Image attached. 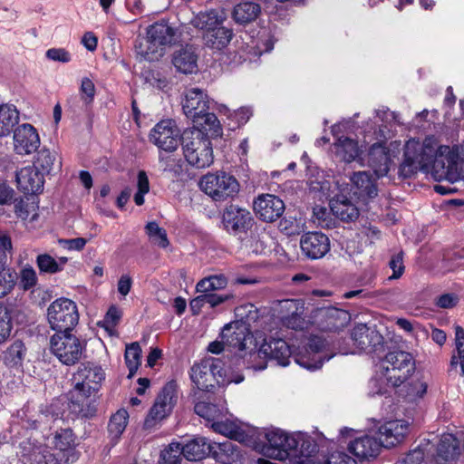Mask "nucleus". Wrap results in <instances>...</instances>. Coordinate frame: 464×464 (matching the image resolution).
Wrapping results in <instances>:
<instances>
[{
	"label": "nucleus",
	"mask_w": 464,
	"mask_h": 464,
	"mask_svg": "<svg viewBox=\"0 0 464 464\" xmlns=\"http://www.w3.org/2000/svg\"><path fill=\"white\" fill-rule=\"evenodd\" d=\"M16 281V273L6 265V256L0 251V298L13 291Z\"/></svg>",
	"instance_id": "nucleus-39"
},
{
	"label": "nucleus",
	"mask_w": 464,
	"mask_h": 464,
	"mask_svg": "<svg viewBox=\"0 0 464 464\" xmlns=\"http://www.w3.org/2000/svg\"><path fill=\"white\" fill-rule=\"evenodd\" d=\"M424 459V453L420 449H415L409 452L401 460L394 464H420Z\"/></svg>",
	"instance_id": "nucleus-64"
},
{
	"label": "nucleus",
	"mask_w": 464,
	"mask_h": 464,
	"mask_svg": "<svg viewBox=\"0 0 464 464\" xmlns=\"http://www.w3.org/2000/svg\"><path fill=\"white\" fill-rule=\"evenodd\" d=\"M329 343L321 336H310L307 343L294 353L291 346L282 338H265L258 349V355L265 359L275 360L281 366H287L290 357L301 367L309 371L320 369L324 362L334 357L328 348Z\"/></svg>",
	"instance_id": "nucleus-2"
},
{
	"label": "nucleus",
	"mask_w": 464,
	"mask_h": 464,
	"mask_svg": "<svg viewBox=\"0 0 464 464\" xmlns=\"http://www.w3.org/2000/svg\"><path fill=\"white\" fill-rule=\"evenodd\" d=\"M295 445L293 447L290 457L305 458L308 461L310 458L315 457L321 447L326 445L328 439L322 433H314V437L306 433H294Z\"/></svg>",
	"instance_id": "nucleus-20"
},
{
	"label": "nucleus",
	"mask_w": 464,
	"mask_h": 464,
	"mask_svg": "<svg viewBox=\"0 0 464 464\" xmlns=\"http://www.w3.org/2000/svg\"><path fill=\"white\" fill-rule=\"evenodd\" d=\"M129 421V413L125 409L118 410L111 415L108 424L110 440L116 444L124 432Z\"/></svg>",
	"instance_id": "nucleus-40"
},
{
	"label": "nucleus",
	"mask_w": 464,
	"mask_h": 464,
	"mask_svg": "<svg viewBox=\"0 0 464 464\" xmlns=\"http://www.w3.org/2000/svg\"><path fill=\"white\" fill-rule=\"evenodd\" d=\"M224 20V16L217 10H209L206 12H200L197 16L194 17L192 23L194 26L201 30L208 32L218 27Z\"/></svg>",
	"instance_id": "nucleus-44"
},
{
	"label": "nucleus",
	"mask_w": 464,
	"mask_h": 464,
	"mask_svg": "<svg viewBox=\"0 0 464 464\" xmlns=\"http://www.w3.org/2000/svg\"><path fill=\"white\" fill-rule=\"evenodd\" d=\"M351 337L354 345L364 353H377L383 351V336L364 324L354 326Z\"/></svg>",
	"instance_id": "nucleus-16"
},
{
	"label": "nucleus",
	"mask_w": 464,
	"mask_h": 464,
	"mask_svg": "<svg viewBox=\"0 0 464 464\" xmlns=\"http://www.w3.org/2000/svg\"><path fill=\"white\" fill-rule=\"evenodd\" d=\"M14 150L19 155H28L35 151L40 145V138L31 124L24 123L14 131Z\"/></svg>",
	"instance_id": "nucleus-23"
},
{
	"label": "nucleus",
	"mask_w": 464,
	"mask_h": 464,
	"mask_svg": "<svg viewBox=\"0 0 464 464\" xmlns=\"http://www.w3.org/2000/svg\"><path fill=\"white\" fill-rule=\"evenodd\" d=\"M190 378L200 391H209L215 386L225 385L230 382L226 379V371L222 361L209 357L195 363L191 368Z\"/></svg>",
	"instance_id": "nucleus-7"
},
{
	"label": "nucleus",
	"mask_w": 464,
	"mask_h": 464,
	"mask_svg": "<svg viewBox=\"0 0 464 464\" xmlns=\"http://www.w3.org/2000/svg\"><path fill=\"white\" fill-rule=\"evenodd\" d=\"M210 457L222 464H238L242 459L238 446L229 440L213 442Z\"/></svg>",
	"instance_id": "nucleus-31"
},
{
	"label": "nucleus",
	"mask_w": 464,
	"mask_h": 464,
	"mask_svg": "<svg viewBox=\"0 0 464 464\" xmlns=\"http://www.w3.org/2000/svg\"><path fill=\"white\" fill-rule=\"evenodd\" d=\"M38 282L36 271L30 265L24 266L19 274V285L23 290L33 289Z\"/></svg>",
	"instance_id": "nucleus-55"
},
{
	"label": "nucleus",
	"mask_w": 464,
	"mask_h": 464,
	"mask_svg": "<svg viewBox=\"0 0 464 464\" xmlns=\"http://www.w3.org/2000/svg\"><path fill=\"white\" fill-rule=\"evenodd\" d=\"M181 145L185 160L192 167L204 169L213 163L212 143L202 130L198 129L185 130Z\"/></svg>",
	"instance_id": "nucleus-4"
},
{
	"label": "nucleus",
	"mask_w": 464,
	"mask_h": 464,
	"mask_svg": "<svg viewBox=\"0 0 464 464\" xmlns=\"http://www.w3.org/2000/svg\"><path fill=\"white\" fill-rule=\"evenodd\" d=\"M45 56L51 61L63 63H67L72 60V54L64 48H50L45 52Z\"/></svg>",
	"instance_id": "nucleus-59"
},
{
	"label": "nucleus",
	"mask_w": 464,
	"mask_h": 464,
	"mask_svg": "<svg viewBox=\"0 0 464 464\" xmlns=\"http://www.w3.org/2000/svg\"><path fill=\"white\" fill-rule=\"evenodd\" d=\"M381 374L393 387L400 386L415 372V362L410 353L392 351L380 363Z\"/></svg>",
	"instance_id": "nucleus-5"
},
{
	"label": "nucleus",
	"mask_w": 464,
	"mask_h": 464,
	"mask_svg": "<svg viewBox=\"0 0 464 464\" xmlns=\"http://www.w3.org/2000/svg\"><path fill=\"white\" fill-rule=\"evenodd\" d=\"M389 266L392 270V275L389 277V279H398L402 276L404 272V265L402 261V256L401 254L393 256L389 262Z\"/></svg>",
	"instance_id": "nucleus-63"
},
{
	"label": "nucleus",
	"mask_w": 464,
	"mask_h": 464,
	"mask_svg": "<svg viewBox=\"0 0 464 464\" xmlns=\"http://www.w3.org/2000/svg\"><path fill=\"white\" fill-rule=\"evenodd\" d=\"M55 160V153L44 148L37 152L34 161V167L43 175L49 174L53 169Z\"/></svg>",
	"instance_id": "nucleus-49"
},
{
	"label": "nucleus",
	"mask_w": 464,
	"mask_h": 464,
	"mask_svg": "<svg viewBox=\"0 0 464 464\" xmlns=\"http://www.w3.org/2000/svg\"><path fill=\"white\" fill-rule=\"evenodd\" d=\"M232 36V30L224 26H218L213 30L206 32L204 40L208 47L216 50H222L229 44Z\"/></svg>",
	"instance_id": "nucleus-38"
},
{
	"label": "nucleus",
	"mask_w": 464,
	"mask_h": 464,
	"mask_svg": "<svg viewBox=\"0 0 464 464\" xmlns=\"http://www.w3.org/2000/svg\"><path fill=\"white\" fill-rule=\"evenodd\" d=\"M302 252L311 259H319L330 250V240L322 232H308L300 240Z\"/></svg>",
	"instance_id": "nucleus-25"
},
{
	"label": "nucleus",
	"mask_w": 464,
	"mask_h": 464,
	"mask_svg": "<svg viewBox=\"0 0 464 464\" xmlns=\"http://www.w3.org/2000/svg\"><path fill=\"white\" fill-rule=\"evenodd\" d=\"M199 187L216 201L233 198L239 191V183L237 179L223 171L204 175L200 179Z\"/></svg>",
	"instance_id": "nucleus-9"
},
{
	"label": "nucleus",
	"mask_w": 464,
	"mask_h": 464,
	"mask_svg": "<svg viewBox=\"0 0 464 464\" xmlns=\"http://www.w3.org/2000/svg\"><path fill=\"white\" fill-rule=\"evenodd\" d=\"M382 446L379 440L371 436H362L349 443L348 450L360 459H375Z\"/></svg>",
	"instance_id": "nucleus-30"
},
{
	"label": "nucleus",
	"mask_w": 464,
	"mask_h": 464,
	"mask_svg": "<svg viewBox=\"0 0 464 464\" xmlns=\"http://www.w3.org/2000/svg\"><path fill=\"white\" fill-rule=\"evenodd\" d=\"M190 120L193 122L192 129L200 130L207 135L210 134L211 137H218L222 133L220 122L215 113L207 111ZM208 137L209 138V136Z\"/></svg>",
	"instance_id": "nucleus-36"
},
{
	"label": "nucleus",
	"mask_w": 464,
	"mask_h": 464,
	"mask_svg": "<svg viewBox=\"0 0 464 464\" xmlns=\"http://www.w3.org/2000/svg\"><path fill=\"white\" fill-rule=\"evenodd\" d=\"M95 92L96 91L93 82L88 77L82 78L80 86V95L82 106L85 110H87L93 102Z\"/></svg>",
	"instance_id": "nucleus-54"
},
{
	"label": "nucleus",
	"mask_w": 464,
	"mask_h": 464,
	"mask_svg": "<svg viewBox=\"0 0 464 464\" xmlns=\"http://www.w3.org/2000/svg\"><path fill=\"white\" fill-rule=\"evenodd\" d=\"M124 358L129 369L128 377L132 378L141 362V348L137 342L126 346Z\"/></svg>",
	"instance_id": "nucleus-47"
},
{
	"label": "nucleus",
	"mask_w": 464,
	"mask_h": 464,
	"mask_svg": "<svg viewBox=\"0 0 464 464\" xmlns=\"http://www.w3.org/2000/svg\"><path fill=\"white\" fill-rule=\"evenodd\" d=\"M212 429L220 434H223L230 439L240 440L243 436L240 427L233 420L220 419L215 420L211 424Z\"/></svg>",
	"instance_id": "nucleus-50"
},
{
	"label": "nucleus",
	"mask_w": 464,
	"mask_h": 464,
	"mask_svg": "<svg viewBox=\"0 0 464 464\" xmlns=\"http://www.w3.org/2000/svg\"><path fill=\"white\" fill-rule=\"evenodd\" d=\"M87 240L83 237H76L71 239H59L58 244L64 249L69 251H81L84 248Z\"/></svg>",
	"instance_id": "nucleus-62"
},
{
	"label": "nucleus",
	"mask_w": 464,
	"mask_h": 464,
	"mask_svg": "<svg viewBox=\"0 0 464 464\" xmlns=\"http://www.w3.org/2000/svg\"><path fill=\"white\" fill-rule=\"evenodd\" d=\"M16 182L18 189L24 194H36L43 190L44 179L34 166H27L16 172Z\"/></svg>",
	"instance_id": "nucleus-28"
},
{
	"label": "nucleus",
	"mask_w": 464,
	"mask_h": 464,
	"mask_svg": "<svg viewBox=\"0 0 464 464\" xmlns=\"http://www.w3.org/2000/svg\"><path fill=\"white\" fill-rule=\"evenodd\" d=\"M51 352L65 365L80 361L85 350L84 344L70 332L56 333L50 340Z\"/></svg>",
	"instance_id": "nucleus-11"
},
{
	"label": "nucleus",
	"mask_w": 464,
	"mask_h": 464,
	"mask_svg": "<svg viewBox=\"0 0 464 464\" xmlns=\"http://www.w3.org/2000/svg\"><path fill=\"white\" fill-rule=\"evenodd\" d=\"M400 143H390L387 147L383 142L373 143L367 154V164L373 170L377 178L384 177L393 165V160L399 152Z\"/></svg>",
	"instance_id": "nucleus-12"
},
{
	"label": "nucleus",
	"mask_w": 464,
	"mask_h": 464,
	"mask_svg": "<svg viewBox=\"0 0 464 464\" xmlns=\"http://www.w3.org/2000/svg\"><path fill=\"white\" fill-rule=\"evenodd\" d=\"M326 320V327L329 331H338L348 324L351 316L343 309L329 307L322 311Z\"/></svg>",
	"instance_id": "nucleus-42"
},
{
	"label": "nucleus",
	"mask_w": 464,
	"mask_h": 464,
	"mask_svg": "<svg viewBox=\"0 0 464 464\" xmlns=\"http://www.w3.org/2000/svg\"><path fill=\"white\" fill-rule=\"evenodd\" d=\"M12 329L11 316L6 305L0 304V343L5 341Z\"/></svg>",
	"instance_id": "nucleus-58"
},
{
	"label": "nucleus",
	"mask_w": 464,
	"mask_h": 464,
	"mask_svg": "<svg viewBox=\"0 0 464 464\" xmlns=\"http://www.w3.org/2000/svg\"><path fill=\"white\" fill-rule=\"evenodd\" d=\"M332 184L331 181L324 178H316L314 179L309 180V189L311 192L318 193L319 199H328L331 197L332 193Z\"/></svg>",
	"instance_id": "nucleus-56"
},
{
	"label": "nucleus",
	"mask_w": 464,
	"mask_h": 464,
	"mask_svg": "<svg viewBox=\"0 0 464 464\" xmlns=\"http://www.w3.org/2000/svg\"><path fill=\"white\" fill-rule=\"evenodd\" d=\"M266 233L257 227L249 229V234L241 239L242 246L255 254H261L266 248L265 237Z\"/></svg>",
	"instance_id": "nucleus-45"
},
{
	"label": "nucleus",
	"mask_w": 464,
	"mask_h": 464,
	"mask_svg": "<svg viewBox=\"0 0 464 464\" xmlns=\"http://www.w3.org/2000/svg\"><path fill=\"white\" fill-rule=\"evenodd\" d=\"M235 314L237 317L235 322L244 323L249 329H251V324L256 322L259 317L257 308L249 303L236 307Z\"/></svg>",
	"instance_id": "nucleus-52"
},
{
	"label": "nucleus",
	"mask_w": 464,
	"mask_h": 464,
	"mask_svg": "<svg viewBox=\"0 0 464 464\" xmlns=\"http://www.w3.org/2000/svg\"><path fill=\"white\" fill-rule=\"evenodd\" d=\"M353 194L358 198L366 200L377 196V188L370 174L366 171L354 172L350 178Z\"/></svg>",
	"instance_id": "nucleus-32"
},
{
	"label": "nucleus",
	"mask_w": 464,
	"mask_h": 464,
	"mask_svg": "<svg viewBox=\"0 0 464 464\" xmlns=\"http://www.w3.org/2000/svg\"><path fill=\"white\" fill-rule=\"evenodd\" d=\"M411 424L405 420H389L378 429L379 441L383 448H393L402 443L409 435Z\"/></svg>",
	"instance_id": "nucleus-18"
},
{
	"label": "nucleus",
	"mask_w": 464,
	"mask_h": 464,
	"mask_svg": "<svg viewBox=\"0 0 464 464\" xmlns=\"http://www.w3.org/2000/svg\"><path fill=\"white\" fill-rule=\"evenodd\" d=\"M68 262V258L61 256L55 259L49 254H40L36 256L35 263L40 271L43 274H57L63 270L64 266Z\"/></svg>",
	"instance_id": "nucleus-41"
},
{
	"label": "nucleus",
	"mask_w": 464,
	"mask_h": 464,
	"mask_svg": "<svg viewBox=\"0 0 464 464\" xmlns=\"http://www.w3.org/2000/svg\"><path fill=\"white\" fill-rule=\"evenodd\" d=\"M403 157L399 169L403 178L420 170L439 181L455 183L464 179V142L450 147L440 144L432 135L423 140L410 139L404 145Z\"/></svg>",
	"instance_id": "nucleus-1"
},
{
	"label": "nucleus",
	"mask_w": 464,
	"mask_h": 464,
	"mask_svg": "<svg viewBox=\"0 0 464 464\" xmlns=\"http://www.w3.org/2000/svg\"><path fill=\"white\" fill-rule=\"evenodd\" d=\"M18 121L19 113L14 105H0V137L10 134Z\"/></svg>",
	"instance_id": "nucleus-43"
},
{
	"label": "nucleus",
	"mask_w": 464,
	"mask_h": 464,
	"mask_svg": "<svg viewBox=\"0 0 464 464\" xmlns=\"http://www.w3.org/2000/svg\"><path fill=\"white\" fill-rule=\"evenodd\" d=\"M455 342L461 372L464 375V329L459 325L455 327Z\"/></svg>",
	"instance_id": "nucleus-60"
},
{
	"label": "nucleus",
	"mask_w": 464,
	"mask_h": 464,
	"mask_svg": "<svg viewBox=\"0 0 464 464\" xmlns=\"http://www.w3.org/2000/svg\"><path fill=\"white\" fill-rule=\"evenodd\" d=\"M150 140L159 149L171 152L180 143V131L173 120H162L150 130Z\"/></svg>",
	"instance_id": "nucleus-14"
},
{
	"label": "nucleus",
	"mask_w": 464,
	"mask_h": 464,
	"mask_svg": "<svg viewBox=\"0 0 464 464\" xmlns=\"http://www.w3.org/2000/svg\"><path fill=\"white\" fill-rule=\"evenodd\" d=\"M210 108V102L208 95L198 88H191L185 92L182 101V110L188 119L195 118L196 115L204 113Z\"/></svg>",
	"instance_id": "nucleus-26"
},
{
	"label": "nucleus",
	"mask_w": 464,
	"mask_h": 464,
	"mask_svg": "<svg viewBox=\"0 0 464 464\" xmlns=\"http://www.w3.org/2000/svg\"><path fill=\"white\" fill-rule=\"evenodd\" d=\"M14 213L22 220H27L29 218L35 220L38 216L35 206L22 198L14 200Z\"/></svg>",
	"instance_id": "nucleus-57"
},
{
	"label": "nucleus",
	"mask_w": 464,
	"mask_h": 464,
	"mask_svg": "<svg viewBox=\"0 0 464 464\" xmlns=\"http://www.w3.org/2000/svg\"><path fill=\"white\" fill-rule=\"evenodd\" d=\"M26 348L20 340L14 341L4 353L3 359L9 367L20 366L24 361Z\"/></svg>",
	"instance_id": "nucleus-46"
},
{
	"label": "nucleus",
	"mask_w": 464,
	"mask_h": 464,
	"mask_svg": "<svg viewBox=\"0 0 464 464\" xmlns=\"http://www.w3.org/2000/svg\"><path fill=\"white\" fill-rule=\"evenodd\" d=\"M177 384L174 382H168L162 388L144 421L145 428L150 429L169 416L177 402Z\"/></svg>",
	"instance_id": "nucleus-13"
},
{
	"label": "nucleus",
	"mask_w": 464,
	"mask_h": 464,
	"mask_svg": "<svg viewBox=\"0 0 464 464\" xmlns=\"http://www.w3.org/2000/svg\"><path fill=\"white\" fill-rule=\"evenodd\" d=\"M332 213L346 222L353 221L359 217L357 207L345 195H335L329 202Z\"/></svg>",
	"instance_id": "nucleus-34"
},
{
	"label": "nucleus",
	"mask_w": 464,
	"mask_h": 464,
	"mask_svg": "<svg viewBox=\"0 0 464 464\" xmlns=\"http://www.w3.org/2000/svg\"><path fill=\"white\" fill-rule=\"evenodd\" d=\"M220 337L226 346L239 353L246 350L248 343L253 342L251 329L244 323L235 321L224 326Z\"/></svg>",
	"instance_id": "nucleus-17"
},
{
	"label": "nucleus",
	"mask_w": 464,
	"mask_h": 464,
	"mask_svg": "<svg viewBox=\"0 0 464 464\" xmlns=\"http://www.w3.org/2000/svg\"><path fill=\"white\" fill-rule=\"evenodd\" d=\"M194 410L198 416L211 421L212 423L215 420L221 419L225 413V409L223 407L208 401L197 402Z\"/></svg>",
	"instance_id": "nucleus-48"
},
{
	"label": "nucleus",
	"mask_w": 464,
	"mask_h": 464,
	"mask_svg": "<svg viewBox=\"0 0 464 464\" xmlns=\"http://www.w3.org/2000/svg\"><path fill=\"white\" fill-rule=\"evenodd\" d=\"M179 38L177 28L166 21L150 24L147 28L148 46L142 53L144 59L150 62L159 60L163 56L165 48L175 44Z\"/></svg>",
	"instance_id": "nucleus-6"
},
{
	"label": "nucleus",
	"mask_w": 464,
	"mask_h": 464,
	"mask_svg": "<svg viewBox=\"0 0 464 464\" xmlns=\"http://www.w3.org/2000/svg\"><path fill=\"white\" fill-rule=\"evenodd\" d=\"M145 230L152 244L161 248H166L169 246V242L167 232L164 228L160 227L157 222H149L145 226Z\"/></svg>",
	"instance_id": "nucleus-51"
},
{
	"label": "nucleus",
	"mask_w": 464,
	"mask_h": 464,
	"mask_svg": "<svg viewBox=\"0 0 464 464\" xmlns=\"http://www.w3.org/2000/svg\"><path fill=\"white\" fill-rule=\"evenodd\" d=\"M261 14V7L254 2H244L237 5L233 10V19L238 24L254 22Z\"/></svg>",
	"instance_id": "nucleus-37"
},
{
	"label": "nucleus",
	"mask_w": 464,
	"mask_h": 464,
	"mask_svg": "<svg viewBox=\"0 0 464 464\" xmlns=\"http://www.w3.org/2000/svg\"><path fill=\"white\" fill-rule=\"evenodd\" d=\"M47 318L57 333L71 332L79 321L77 305L68 298H58L49 305Z\"/></svg>",
	"instance_id": "nucleus-10"
},
{
	"label": "nucleus",
	"mask_w": 464,
	"mask_h": 464,
	"mask_svg": "<svg viewBox=\"0 0 464 464\" xmlns=\"http://www.w3.org/2000/svg\"><path fill=\"white\" fill-rule=\"evenodd\" d=\"M285 208L284 201L272 194L261 195L254 201L256 215L265 222L276 221L282 216Z\"/></svg>",
	"instance_id": "nucleus-21"
},
{
	"label": "nucleus",
	"mask_w": 464,
	"mask_h": 464,
	"mask_svg": "<svg viewBox=\"0 0 464 464\" xmlns=\"http://www.w3.org/2000/svg\"><path fill=\"white\" fill-rule=\"evenodd\" d=\"M461 456L460 441L452 434H443L432 464H457Z\"/></svg>",
	"instance_id": "nucleus-24"
},
{
	"label": "nucleus",
	"mask_w": 464,
	"mask_h": 464,
	"mask_svg": "<svg viewBox=\"0 0 464 464\" xmlns=\"http://www.w3.org/2000/svg\"><path fill=\"white\" fill-rule=\"evenodd\" d=\"M105 372L95 362L81 363L73 374L74 388L68 404L73 418H92L96 413L94 396L105 380Z\"/></svg>",
	"instance_id": "nucleus-3"
},
{
	"label": "nucleus",
	"mask_w": 464,
	"mask_h": 464,
	"mask_svg": "<svg viewBox=\"0 0 464 464\" xmlns=\"http://www.w3.org/2000/svg\"><path fill=\"white\" fill-rule=\"evenodd\" d=\"M324 464H356V461L343 451H334L328 456Z\"/></svg>",
	"instance_id": "nucleus-61"
},
{
	"label": "nucleus",
	"mask_w": 464,
	"mask_h": 464,
	"mask_svg": "<svg viewBox=\"0 0 464 464\" xmlns=\"http://www.w3.org/2000/svg\"><path fill=\"white\" fill-rule=\"evenodd\" d=\"M54 448L63 454L65 463H73L79 459V452L76 450V436L72 429H60L56 430L53 441Z\"/></svg>",
	"instance_id": "nucleus-27"
},
{
	"label": "nucleus",
	"mask_w": 464,
	"mask_h": 464,
	"mask_svg": "<svg viewBox=\"0 0 464 464\" xmlns=\"http://www.w3.org/2000/svg\"><path fill=\"white\" fill-rule=\"evenodd\" d=\"M198 53L193 45H186L177 50L172 55V63L176 70L184 74L198 72Z\"/></svg>",
	"instance_id": "nucleus-29"
},
{
	"label": "nucleus",
	"mask_w": 464,
	"mask_h": 464,
	"mask_svg": "<svg viewBox=\"0 0 464 464\" xmlns=\"http://www.w3.org/2000/svg\"><path fill=\"white\" fill-rule=\"evenodd\" d=\"M227 285V279L223 275H215L205 277L198 282L196 291L203 294L205 302L211 308H215L219 304L233 298L232 294H217L216 291L224 289Z\"/></svg>",
	"instance_id": "nucleus-15"
},
{
	"label": "nucleus",
	"mask_w": 464,
	"mask_h": 464,
	"mask_svg": "<svg viewBox=\"0 0 464 464\" xmlns=\"http://www.w3.org/2000/svg\"><path fill=\"white\" fill-rule=\"evenodd\" d=\"M213 441L205 437H196L181 445L183 457L189 461H198L210 457Z\"/></svg>",
	"instance_id": "nucleus-35"
},
{
	"label": "nucleus",
	"mask_w": 464,
	"mask_h": 464,
	"mask_svg": "<svg viewBox=\"0 0 464 464\" xmlns=\"http://www.w3.org/2000/svg\"><path fill=\"white\" fill-rule=\"evenodd\" d=\"M334 146L336 157L344 162L350 163L355 160L362 162L363 160L361 157L362 147L355 140L341 136L337 138Z\"/></svg>",
	"instance_id": "nucleus-33"
},
{
	"label": "nucleus",
	"mask_w": 464,
	"mask_h": 464,
	"mask_svg": "<svg viewBox=\"0 0 464 464\" xmlns=\"http://www.w3.org/2000/svg\"><path fill=\"white\" fill-rule=\"evenodd\" d=\"M258 437L265 438L266 442L263 445H256V450L275 459L284 460L289 458L295 445L294 433L289 434L277 428L264 429L258 432Z\"/></svg>",
	"instance_id": "nucleus-8"
},
{
	"label": "nucleus",
	"mask_w": 464,
	"mask_h": 464,
	"mask_svg": "<svg viewBox=\"0 0 464 464\" xmlns=\"http://www.w3.org/2000/svg\"><path fill=\"white\" fill-rule=\"evenodd\" d=\"M304 304L302 300L285 299L279 302L280 319L287 328L293 330H304L307 322L303 316Z\"/></svg>",
	"instance_id": "nucleus-19"
},
{
	"label": "nucleus",
	"mask_w": 464,
	"mask_h": 464,
	"mask_svg": "<svg viewBox=\"0 0 464 464\" xmlns=\"http://www.w3.org/2000/svg\"><path fill=\"white\" fill-rule=\"evenodd\" d=\"M253 223L251 213L236 206H229L223 213V224L227 231L232 234L245 232L250 228Z\"/></svg>",
	"instance_id": "nucleus-22"
},
{
	"label": "nucleus",
	"mask_w": 464,
	"mask_h": 464,
	"mask_svg": "<svg viewBox=\"0 0 464 464\" xmlns=\"http://www.w3.org/2000/svg\"><path fill=\"white\" fill-rule=\"evenodd\" d=\"M183 450L179 442L170 443L168 448L161 451L160 459L158 464H181Z\"/></svg>",
	"instance_id": "nucleus-53"
}]
</instances>
